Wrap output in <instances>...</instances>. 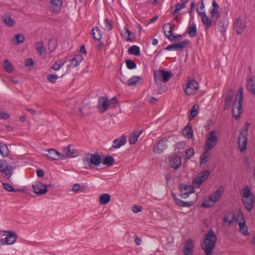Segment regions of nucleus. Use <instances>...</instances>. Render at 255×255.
<instances>
[{
    "label": "nucleus",
    "instance_id": "f257e3e1",
    "mask_svg": "<svg viewBox=\"0 0 255 255\" xmlns=\"http://www.w3.org/2000/svg\"><path fill=\"white\" fill-rule=\"evenodd\" d=\"M217 242V236L212 229L206 235L202 248L205 251V255H212V252Z\"/></svg>",
    "mask_w": 255,
    "mask_h": 255
},
{
    "label": "nucleus",
    "instance_id": "f03ea898",
    "mask_svg": "<svg viewBox=\"0 0 255 255\" xmlns=\"http://www.w3.org/2000/svg\"><path fill=\"white\" fill-rule=\"evenodd\" d=\"M242 203L246 209L249 212L254 208L255 203V197L252 193L249 186H245L241 192Z\"/></svg>",
    "mask_w": 255,
    "mask_h": 255
},
{
    "label": "nucleus",
    "instance_id": "7ed1b4c3",
    "mask_svg": "<svg viewBox=\"0 0 255 255\" xmlns=\"http://www.w3.org/2000/svg\"><path fill=\"white\" fill-rule=\"evenodd\" d=\"M244 90L242 87L238 89L237 95L235 97L232 114L236 120L239 118L243 111L242 103L243 100Z\"/></svg>",
    "mask_w": 255,
    "mask_h": 255
},
{
    "label": "nucleus",
    "instance_id": "20e7f679",
    "mask_svg": "<svg viewBox=\"0 0 255 255\" xmlns=\"http://www.w3.org/2000/svg\"><path fill=\"white\" fill-rule=\"evenodd\" d=\"M12 160L10 157L6 159H1V176L9 179L13 174V167L11 164Z\"/></svg>",
    "mask_w": 255,
    "mask_h": 255
},
{
    "label": "nucleus",
    "instance_id": "39448f33",
    "mask_svg": "<svg viewBox=\"0 0 255 255\" xmlns=\"http://www.w3.org/2000/svg\"><path fill=\"white\" fill-rule=\"evenodd\" d=\"M154 79L156 84L160 85L162 81L167 82L172 77V74L170 71L165 70H159L154 71Z\"/></svg>",
    "mask_w": 255,
    "mask_h": 255
},
{
    "label": "nucleus",
    "instance_id": "423d86ee",
    "mask_svg": "<svg viewBox=\"0 0 255 255\" xmlns=\"http://www.w3.org/2000/svg\"><path fill=\"white\" fill-rule=\"evenodd\" d=\"M237 216L236 221L239 224L240 232L244 236L249 235L250 233L245 222L244 214L240 210L238 212Z\"/></svg>",
    "mask_w": 255,
    "mask_h": 255
},
{
    "label": "nucleus",
    "instance_id": "0eeeda50",
    "mask_svg": "<svg viewBox=\"0 0 255 255\" xmlns=\"http://www.w3.org/2000/svg\"><path fill=\"white\" fill-rule=\"evenodd\" d=\"M1 232H4L3 235L5 236L4 239H1V245H11L16 242L17 236L15 232L12 231H1Z\"/></svg>",
    "mask_w": 255,
    "mask_h": 255
},
{
    "label": "nucleus",
    "instance_id": "6e6552de",
    "mask_svg": "<svg viewBox=\"0 0 255 255\" xmlns=\"http://www.w3.org/2000/svg\"><path fill=\"white\" fill-rule=\"evenodd\" d=\"M218 138L216 135V132L213 130L211 131L208 135L205 144V148L212 150L216 146Z\"/></svg>",
    "mask_w": 255,
    "mask_h": 255
},
{
    "label": "nucleus",
    "instance_id": "1a4fd4ad",
    "mask_svg": "<svg viewBox=\"0 0 255 255\" xmlns=\"http://www.w3.org/2000/svg\"><path fill=\"white\" fill-rule=\"evenodd\" d=\"M210 174V172L209 170H204L192 181V184L196 187H199L208 178Z\"/></svg>",
    "mask_w": 255,
    "mask_h": 255
},
{
    "label": "nucleus",
    "instance_id": "9d476101",
    "mask_svg": "<svg viewBox=\"0 0 255 255\" xmlns=\"http://www.w3.org/2000/svg\"><path fill=\"white\" fill-rule=\"evenodd\" d=\"M47 153L44 155L48 158L52 160H63L66 159L65 155L60 153L58 151L53 148H49L46 150Z\"/></svg>",
    "mask_w": 255,
    "mask_h": 255
},
{
    "label": "nucleus",
    "instance_id": "9b49d317",
    "mask_svg": "<svg viewBox=\"0 0 255 255\" xmlns=\"http://www.w3.org/2000/svg\"><path fill=\"white\" fill-rule=\"evenodd\" d=\"M179 192L181 197L184 199L187 198L189 195L194 192V187L191 185H188L185 184H180Z\"/></svg>",
    "mask_w": 255,
    "mask_h": 255
},
{
    "label": "nucleus",
    "instance_id": "f8f14e48",
    "mask_svg": "<svg viewBox=\"0 0 255 255\" xmlns=\"http://www.w3.org/2000/svg\"><path fill=\"white\" fill-rule=\"evenodd\" d=\"M199 89L198 83L194 79L188 80L187 87L185 89L184 92L186 94L191 95L195 94Z\"/></svg>",
    "mask_w": 255,
    "mask_h": 255
},
{
    "label": "nucleus",
    "instance_id": "ddd939ff",
    "mask_svg": "<svg viewBox=\"0 0 255 255\" xmlns=\"http://www.w3.org/2000/svg\"><path fill=\"white\" fill-rule=\"evenodd\" d=\"M109 105V100L106 97H100L99 98L97 107L100 113L105 112L108 110Z\"/></svg>",
    "mask_w": 255,
    "mask_h": 255
},
{
    "label": "nucleus",
    "instance_id": "4468645a",
    "mask_svg": "<svg viewBox=\"0 0 255 255\" xmlns=\"http://www.w3.org/2000/svg\"><path fill=\"white\" fill-rule=\"evenodd\" d=\"M32 188L34 192L38 195H44L47 192V187L46 185L39 181H37L35 184L32 185Z\"/></svg>",
    "mask_w": 255,
    "mask_h": 255
},
{
    "label": "nucleus",
    "instance_id": "2eb2a0df",
    "mask_svg": "<svg viewBox=\"0 0 255 255\" xmlns=\"http://www.w3.org/2000/svg\"><path fill=\"white\" fill-rule=\"evenodd\" d=\"M247 27L246 20H243L240 17L238 18L235 23L236 32L238 35L241 34Z\"/></svg>",
    "mask_w": 255,
    "mask_h": 255
},
{
    "label": "nucleus",
    "instance_id": "dca6fc26",
    "mask_svg": "<svg viewBox=\"0 0 255 255\" xmlns=\"http://www.w3.org/2000/svg\"><path fill=\"white\" fill-rule=\"evenodd\" d=\"M170 166L174 169H178L181 164V159L177 154H174L169 156Z\"/></svg>",
    "mask_w": 255,
    "mask_h": 255
},
{
    "label": "nucleus",
    "instance_id": "f3484780",
    "mask_svg": "<svg viewBox=\"0 0 255 255\" xmlns=\"http://www.w3.org/2000/svg\"><path fill=\"white\" fill-rule=\"evenodd\" d=\"M165 141V138H162L154 145L153 150L155 153L159 154L167 148Z\"/></svg>",
    "mask_w": 255,
    "mask_h": 255
},
{
    "label": "nucleus",
    "instance_id": "a211bd4d",
    "mask_svg": "<svg viewBox=\"0 0 255 255\" xmlns=\"http://www.w3.org/2000/svg\"><path fill=\"white\" fill-rule=\"evenodd\" d=\"M196 10L199 15L201 16L202 22L206 26V29L211 27L213 24V21L208 17L205 11H200L198 8Z\"/></svg>",
    "mask_w": 255,
    "mask_h": 255
},
{
    "label": "nucleus",
    "instance_id": "6ab92c4d",
    "mask_svg": "<svg viewBox=\"0 0 255 255\" xmlns=\"http://www.w3.org/2000/svg\"><path fill=\"white\" fill-rule=\"evenodd\" d=\"M238 148L241 152H245L247 150L248 143V136L239 135L238 138Z\"/></svg>",
    "mask_w": 255,
    "mask_h": 255
},
{
    "label": "nucleus",
    "instance_id": "aec40b11",
    "mask_svg": "<svg viewBox=\"0 0 255 255\" xmlns=\"http://www.w3.org/2000/svg\"><path fill=\"white\" fill-rule=\"evenodd\" d=\"M234 92L232 89H230L226 96L224 105V110L228 109L233 102Z\"/></svg>",
    "mask_w": 255,
    "mask_h": 255
},
{
    "label": "nucleus",
    "instance_id": "412c9836",
    "mask_svg": "<svg viewBox=\"0 0 255 255\" xmlns=\"http://www.w3.org/2000/svg\"><path fill=\"white\" fill-rule=\"evenodd\" d=\"M73 147L72 145H69L68 146L65 147L63 150L64 155L66 156L72 158L76 157L78 155V151L75 148H71Z\"/></svg>",
    "mask_w": 255,
    "mask_h": 255
},
{
    "label": "nucleus",
    "instance_id": "4be33fe9",
    "mask_svg": "<svg viewBox=\"0 0 255 255\" xmlns=\"http://www.w3.org/2000/svg\"><path fill=\"white\" fill-rule=\"evenodd\" d=\"M223 191L224 189L223 187L220 186L215 192L213 193V194L209 197V201L214 203H216L221 197Z\"/></svg>",
    "mask_w": 255,
    "mask_h": 255
},
{
    "label": "nucleus",
    "instance_id": "5701e85b",
    "mask_svg": "<svg viewBox=\"0 0 255 255\" xmlns=\"http://www.w3.org/2000/svg\"><path fill=\"white\" fill-rule=\"evenodd\" d=\"M194 245L193 243V241L191 239L188 240L184 247L183 249V254L184 255H193V251Z\"/></svg>",
    "mask_w": 255,
    "mask_h": 255
},
{
    "label": "nucleus",
    "instance_id": "b1692460",
    "mask_svg": "<svg viewBox=\"0 0 255 255\" xmlns=\"http://www.w3.org/2000/svg\"><path fill=\"white\" fill-rule=\"evenodd\" d=\"M61 5V0H50V10L52 12H57L60 10Z\"/></svg>",
    "mask_w": 255,
    "mask_h": 255
},
{
    "label": "nucleus",
    "instance_id": "393cba45",
    "mask_svg": "<svg viewBox=\"0 0 255 255\" xmlns=\"http://www.w3.org/2000/svg\"><path fill=\"white\" fill-rule=\"evenodd\" d=\"M91 159L90 164L91 168H92L93 166H98L102 162V159L101 156L97 153L91 154Z\"/></svg>",
    "mask_w": 255,
    "mask_h": 255
},
{
    "label": "nucleus",
    "instance_id": "a878e982",
    "mask_svg": "<svg viewBox=\"0 0 255 255\" xmlns=\"http://www.w3.org/2000/svg\"><path fill=\"white\" fill-rule=\"evenodd\" d=\"M190 42V41L186 40L179 43L173 44V49L176 51H182L185 47L189 44Z\"/></svg>",
    "mask_w": 255,
    "mask_h": 255
},
{
    "label": "nucleus",
    "instance_id": "bb28decb",
    "mask_svg": "<svg viewBox=\"0 0 255 255\" xmlns=\"http://www.w3.org/2000/svg\"><path fill=\"white\" fill-rule=\"evenodd\" d=\"M126 137L124 135H123L120 138H117L113 141L112 147L114 148H120L126 143Z\"/></svg>",
    "mask_w": 255,
    "mask_h": 255
},
{
    "label": "nucleus",
    "instance_id": "cd10ccee",
    "mask_svg": "<svg viewBox=\"0 0 255 255\" xmlns=\"http://www.w3.org/2000/svg\"><path fill=\"white\" fill-rule=\"evenodd\" d=\"M247 88L249 91L255 96V81L253 80L252 76L247 79Z\"/></svg>",
    "mask_w": 255,
    "mask_h": 255
},
{
    "label": "nucleus",
    "instance_id": "c85d7f7f",
    "mask_svg": "<svg viewBox=\"0 0 255 255\" xmlns=\"http://www.w3.org/2000/svg\"><path fill=\"white\" fill-rule=\"evenodd\" d=\"M25 37L21 33L15 35L12 39V42L15 45H19L24 42Z\"/></svg>",
    "mask_w": 255,
    "mask_h": 255
},
{
    "label": "nucleus",
    "instance_id": "c756f323",
    "mask_svg": "<svg viewBox=\"0 0 255 255\" xmlns=\"http://www.w3.org/2000/svg\"><path fill=\"white\" fill-rule=\"evenodd\" d=\"M92 35L93 38L98 41H100L102 39V32L98 26H94L92 28Z\"/></svg>",
    "mask_w": 255,
    "mask_h": 255
},
{
    "label": "nucleus",
    "instance_id": "7c9ffc66",
    "mask_svg": "<svg viewBox=\"0 0 255 255\" xmlns=\"http://www.w3.org/2000/svg\"><path fill=\"white\" fill-rule=\"evenodd\" d=\"M205 152L200 156V164H205L208 162V158L210 156V149L205 148Z\"/></svg>",
    "mask_w": 255,
    "mask_h": 255
},
{
    "label": "nucleus",
    "instance_id": "2f4dec72",
    "mask_svg": "<svg viewBox=\"0 0 255 255\" xmlns=\"http://www.w3.org/2000/svg\"><path fill=\"white\" fill-rule=\"evenodd\" d=\"M183 134L187 138H192L193 137V130L191 126L187 125L182 130Z\"/></svg>",
    "mask_w": 255,
    "mask_h": 255
},
{
    "label": "nucleus",
    "instance_id": "473e14b6",
    "mask_svg": "<svg viewBox=\"0 0 255 255\" xmlns=\"http://www.w3.org/2000/svg\"><path fill=\"white\" fill-rule=\"evenodd\" d=\"M2 19L6 25L8 27H13L15 24V21L9 15H3Z\"/></svg>",
    "mask_w": 255,
    "mask_h": 255
},
{
    "label": "nucleus",
    "instance_id": "72a5a7b5",
    "mask_svg": "<svg viewBox=\"0 0 255 255\" xmlns=\"http://www.w3.org/2000/svg\"><path fill=\"white\" fill-rule=\"evenodd\" d=\"M142 130H139L134 131L131 133L129 137V143L130 144H135Z\"/></svg>",
    "mask_w": 255,
    "mask_h": 255
},
{
    "label": "nucleus",
    "instance_id": "f704fd0d",
    "mask_svg": "<svg viewBox=\"0 0 255 255\" xmlns=\"http://www.w3.org/2000/svg\"><path fill=\"white\" fill-rule=\"evenodd\" d=\"M111 200V196L108 193L102 194L99 197V203L101 205H106Z\"/></svg>",
    "mask_w": 255,
    "mask_h": 255
},
{
    "label": "nucleus",
    "instance_id": "c9c22d12",
    "mask_svg": "<svg viewBox=\"0 0 255 255\" xmlns=\"http://www.w3.org/2000/svg\"><path fill=\"white\" fill-rule=\"evenodd\" d=\"M199 106L197 104L193 105L191 109L190 114L188 117L189 120L192 121L198 113Z\"/></svg>",
    "mask_w": 255,
    "mask_h": 255
},
{
    "label": "nucleus",
    "instance_id": "e433bc0d",
    "mask_svg": "<svg viewBox=\"0 0 255 255\" xmlns=\"http://www.w3.org/2000/svg\"><path fill=\"white\" fill-rule=\"evenodd\" d=\"M175 203L179 206L187 207H189L194 204V202L193 201L185 202L177 198H175Z\"/></svg>",
    "mask_w": 255,
    "mask_h": 255
},
{
    "label": "nucleus",
    "instance_id": "4c0bfd02",
    "mask_svg": "<svg viewBox=\"0 0 255 255\" xmlns=\"http://www.w3.org/2000/svg\"><path fill=\"white\" fill-rule=\"evenodd\" d=\"M175 26V23L174 22V20L169 23H165L163 24L162 26L163 30L164 31V34H167L166 33L165 28H169V31H168V33L170 34H172V32L174 31V26Z\"/></svg>",
    "mask_w": 255,
    "mask_h": 255
},
{
    "label": "nucleus",
    "instance_id": "58836bf2",
    "mask_svg": "<svg viewBox=\"0 0 255 255\" xmlns=\"http://www.w3.org/2000/svg\"><path fill=\"white\" fill-rule=\"evenodd\" d=\"M91 153H88L86 154L83 157V162L84 165V168L86 169H90L91 168V164H90V159H91Z\"/></svg>",
    "mask_w": 255,
    "mask_h": 255
},
{
    "label": "nucleus",
    "instance_id": "ea45409f",
    "mask_svg": "<svg viewBox=\"0 0 255 255\" xmlns=\"http://www.w3.org/2000/svg\"><path fill=\"white\" fill-rule=\"evenodd\" d=\"M128 53L129 54L139 56L140 54V51L139 47L136 45H132L128 48Z\"/></svg>",
    "mask_w": 255,
    "mask_h": 255
},
{
    "label": "nucleus",
    "instance_id": "a19ab883",
    "mask_svg": "<svg viewBox=\"0 0 255 255\" xmlns=\"http://www.w3.org/2000/svg\"><path fill=\"white\" fill-rule=\"evenodd\" d=\"M115 162V159L113 156L108 155L105 157L102 161V163L104 165H106L107 166H110L112 165Z\"/></svg>",
    "mask_w": 255,
    "mask_h": 255
},
{
    "label": "nucleus",
    "instance_id": "79ce46f5",
    "mask_svg": "<svg viewBox=\"0 0 255 255\" xmlns=\"http://www.w3.org/2000/svg\"><path fill=\"white\" fill-rule=\"evenodd\" d=\"M142 79L140 76H132L128 81V85L129 86H135L138 81Z\"/></svg>",
    "mask_w": 255,
    "mask_h": 255
},
{
    "label": "nucleus",
    "instance_id": "37998d69",
    "mask_svg": "<svg viewBox=\"0 0 255 255\" xmlns=\"http://www.w3.org/2000/svg\"><path fill=\"white\" fill-rule=\"evenodd\" d=\"M83 59L82 55L77 54L71 59V63L74 67L77 66L79 65V63L82 61Z\"/></svg>",
    "mask_w": 255,
    "mask_h": 255
},
{
    "label": "nucleus",
    "instance_id": "c03bdc74",
    "mask_svg": "<svg viewBox=\"0 0 255 255\" xmlns=\"http://www.w3.org/2000/svg\"><path fill=\"white\" fill-rule=\"evenodd\" d=\"M165 35L171 42H176L178 40H180L182 38V35L181 34L174 35L173 32H172V34H165Z\"/></svg>",
    "mask_w": 255,
    "mask_h": 255
},
{
    "label": "nucleus",
    "instance_id": "a18cd8bd",
    "mask_svg": "<svg viewBox=\"0 0 255 255\" xmlns=\"http://www.w3.org/2000/svg\"><path fill=\"white\" fill-rule=\"evenodd\" d=\"M3 68L8 73H11L13 70L12 65L7 59H5L3 62Z\"/></svg>",
    "mask_w": 255,
    "mask_h": 255
},
{
    "label": "nucleus",
    "instance_id": "49530a36",
    "mask_svg": "<svg viewBox=\"0 0 255 255\" xmlns=\"http://www.w3.org/2000/svg\"><path fill=\"white\" fill-rule=\"evenodd\" d=\"M48 46L51 52L54 51L57 46L56 40L55 39H50L48 41Z\"/></svg>",
    "mask_w": 255,
    "mask_h": 255
},
{
    "label": "nucleus",
    "instance_id": "de8ad7c7",
    "mask_svg": "<svg viewBox=\"0 0 255 255\" xmlns=\"http://www.w3.org/2000/svg\"><path fill=\"white\" fill-rule=\"evenodd\" d=\"M237 218L236 217V215L235 214H233L231 218L227 215V213L225 214V217L223 218V221L224 222L228 223L229 226L232 225L235 220H236Z\"/></svg>",
    "mask_w": 255,
    "mask_h": 255
},
{
    "label": "nucleus",
    "instance_id": "09e8293b",
    "mask_svg": "<svg viewBox=\"0 0 255 255\" xmlns=\"http://www.w3.org/2000/svg\"><path fill=\"white\" fill-rule=\"evenodd\" d=\"M9 154V150L6 144L1 142V155L6 157Z\"/></svg>",
    "mask_w": 255,
    "mask_h": 255
},
{
    "label": "nucleus",
    "instance_id": "8fccbe9b",
    "mask_svg": "<svg viewBox=\"0 0 255 255\" xmlns=\"http://www.w3.org/2000/svg\"><path fill=\"white\" fill-rule=\"evenodd\" d=\"M2 183V185L4 187V188L7 192H20L22 191V190L21 189H15L11 185L9 184L8 183Z\"/></svg>",
    "mask_w": 255,
    "mask_h": 255
},
{
    "label": "nucleus",
    "instance_id": "3c124183",
    "mask_svg": "<svg viewBox=\"0 0 255 255\" xmlns=\"http://www.w3.org/2000/svg\"><path fill=\"white\" fill-rule=\"evenodd\" d=\"M197 34V28L195 23H193L191 26L188 27V34L191 37H194Z\"/></svg>",
    "mask_w": 255,
    "mask_h": 255
},
{
    "label": "nucleus",
    "instance_id": "603ef678",
    "mask_svg": "<svg viewBox=\"0 0 255 255\" xmlns=\"http://www.w3.org/2000/svg\"><path fill=\"white\" fill-rule=\"evenodd\" d=\"M35 47L37 51L40 55H42L43 53L44 46L43 43L42 41L37 42L35 43Z\"/></svg>",
    "mask_w": 255,
    "mask_h": 255
},
{
    "label": "nucleus",
    "instance_id": "864d4df0",
    "mask_svg": "<svg viewBox=\"0 0 255 255\" xmlns=\"http://www.w3.org/2000/svg\"><path fill=\"white\" fill-rule=\"evenodd\" d=\"M194 149L192 148H190L189 149H186L184 151V156H185L186 159H189L191 158V157L194 155Z\"/></svg>",
    "mask_w": 255,
    "mask_h": 255
},
{
    "label": "nucleus",
    "instance_id": "5fc2aeb1",
    "mask_svg": "<svg viewBox=\"0 0 255 255\" xmlns=\"http://www.w3.org/2000/svg\"><path fill=\"white\" fill-rule=\"evenodd\" d=\"M250 124L248 122H246L245 124V128L242 129L240 130L239 135L248 136V129L249 128Z\"/></svg>",
    "mask_w": 255,
    "mask_h": 255
},
{
    "label": "nucleus",
    "instance_id": "6e6d98bb",
    "mask_svg": "<svg viewBox=\"0 0 255 255\" xmlns=\"http://www.w3.org/2000/svg\"><path fill=\"white\" fill-rule=\"evenodd\" d=\"M127 68L129 69H133L136 68V65L134 61L132 60L128 59L126 61Z\"/></svg>",
    "mask_w": 255,
    "mask_h": 255
},
{
    "label": "nucleus",
    "instance_id": "4d7b16f0",
    "mask_svg": "<svg viewBox=\"0 0 255 255\" xmlns=\"http://www.w3.org/2000/svg\"><path fill=\"white\" fill-rule=\"evenodd\" d=\"M125 30L126 31V33H128L127 36L125 37V40L127 41H133L134 40V37H132V33L131 32L128 28H125Z\"/></svg>",
    "mask_w": 255,
    "mask_h": 255
},
{
    "label": "nucleus",
    "instance_id": "13d9d810",
    "mask_svg": "<svg viewBox=\"0 0 255 255\" xmlns=\"http://www.w3.org/2000/svg\"><path fill=\"white\" fill-rule=\"evenodd\" d=\"M47 78L52 83H54L56 82L57 79H58V76L57 75L55 74H48L47 76Z\"/></svg>",
    "mask_w": 255,
    "mask_h": 255
},
{
    "label": "nucleus",
    "instance_id": "bf43d9fd",
    "mask_svg": "<svg viewBox=\"0 0 255 255\" xmlns=\"http://www.w3.org/2000/svg\"><path fill=\"white\" fill-rule=\"evenodd\" d=\"M105 21L107 25V27H108V30H111L113 28L112 21L111 19L106 18Z\"/></svg>",
    "mask_w": 255,
    "mask_h": 255
},
{
    "label": "nucleus",
    "instance_id": "052dcab7",
    "mask_svg": "<svg viewBox=\"0 0 255 255\" xmlns=\"http://www.w3.org/2000/svg\"><path fill=\"white\" fill-rule=\"evenodd\" d=\"M34 65V61L31 58H28L25 60L24 66L26 67H30Z\"/></svg>",
    "mask_w": 255,
    "mask_h": 255
},
{
    "label": "nucleus",
    "instance_id": "680f3d73",
    "mask_svg": "<svg viewBox=\"0 0 255 255\" xmlns=\"http://www.w3.org/2000/svg\"><path fill=\"white\" fill-rule=\"evenodd\" d=\"M142 207L140 206L134 205L132 208L133 212L137 213L141 211Z\"/></svg>",
    "mask_w": 255,
    "mask_h": 255
},
{
    "label": "nucleus",
    "instance_id": "e2e57ef3",
    "mask_svg": "<svg viewBox=\"0 0 255 255\" xmlns=\"http://www.w3.org/2000/svg\"><path fill=\"white\" fill-rule=\"evenodd\" d=\"M186 145V143L184 141H180L176 143V147L179 149L184 148Z\"/></svg>",
    "mask_w": 255,
    "mask_h": 255
},
{
    "label": "nucleus",
    "instance_id": "0e129e2a",
    "mask_svg": "<svg viewBox=\"0 0 255 255\" xmlns=\"http://www.w3.org/2000/svg\"><path fill=\"white\" fill-rule=\"evenodd\" d=\"M10 117V115L5 112L1 111V119L7 120Z\"/></svg>",
    "mask_w": 255,
    "mask_h": 255
},
{
    "label": "nucleus",
    "instance_id": "69168bd1",
    "mask_svg": "<svg viewBox=\"0 0 255 255\" xmlns=\"http://www.w3.org/2000/svg\"><path fill=\"white\" fill-rule=\"evenodd\" d=\"M63 65V63L59 64L58 62H56L52 66V69L55 70H58Z\"/></svg>",
    "mask_w": 255,
    "mask_h": 255
},
{
    "label": "nucleus",
    "instance_id": "338daca9",
    "mask_svg": "<svg viewBox=\"0 0 255 255\" xmlns=\"http://www.w3.org/2000/svg\"><path fill=\"white\" fill-rule=\"evenodd\" d=\"M80 188V185L78 183H76L73 185L72 191L75 193L78 192Z\"/></svg>",
    "mask_w": 255,
    "mask_h": 255
},
{
    "label": "nucleus",
    "instance_id": "774afa93",
    "mask_svg": "<svg viewBox=\"0 0 255 255\" xmlns=\"http://www.w3.org/2000/svg\"><path fill=\"white\" fill-rule=\"evenodd\" d=\"M218 12H219V10L217 9H213V8L210 9L209 12L211 15V18L215 17V16L216 15V14L218 13Z\"/></svg>",
    "mask_w": 255,
    "mask_h": 255
}]
</instances>
